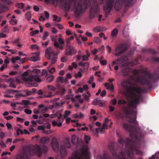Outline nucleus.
<instances>
[{
	"label": "nucleus",
	"mask_w": 159,
	"mask_h": 159,
	"mask_svg": "<svg viewBox=\"0 0 159 159\" xmlns=\"http://www.w3.org/2000/svg\"><path fill=\"white\" fill-rule=\"evenodd\" d=\"M152 60L159 63V57H153ZM157 68L158 69L155 71L153 75L145 69H142V73L144 74V75L139 77L137 80L142 85H146V88L128 87L126 82H122V86L126 88L127 92L130 94L132 99L129 103L131 107L135 109L137 108V105L139 104L140 100L142 99V97L140 94L147 92L148 89H151L152 87L153 84L159 79V66Z\"/></svg>",
	"instance_id": "f257e3e1"
},
{
	"label": "nucleus",
	"mask_w": 159,
	"mask_h": 159,
	"mask_svg": "<svg viewBox=\"0 0 159 159\" xmlns=\"http://www.w3.org/2000/svg\"><path fill=\"white\" fill-rule=\"evenodd\" d=\"M79 2L76 3V0H70L66 1L64 3V6L65 11L68 12L71 7L72 2H75L74 8L75 13L76 17L80 16L81 14L84 13L87 9L91 3L92 0H78Z\"/></svg>",
	"instance_id": "f03ea898"
},
{
	"label": "nucleus",
	"mask_w": 159,
	"mask_h": 159,
	"mask_svg": "<svg viewBox=\"0 0 159 159\" xmlns=\"http://www.w3.org/2000/svg\"><path fill=\"white\" fill-rule=\"evenodd\" d=\"M133 0H107L106 3L104 5V10L107 17L111 11L113 6L116 11H119L121 8L122 5L125 6V8L131 5Z\"/></svg>",
	"instance_id": "7ed1b4c3"
},
{
	"label": "nucleus",
	"mask_w": 159,
	"mask_h": 159,
	"mask_svg": "<svg viewBox=\"0 0 159 159\" xmlns=\"http://www.w3.org/2000/svg\"><path fill=\"white\" fill-rule=\"evenodd\" d=\"M45 57L50 60L51 64L55 63L57 58V54L51 47H49L46 49Z\"/></svg>",
	"instance_id": "20e7f679"
},
{
	"label": "nucleus",
	"mask_w": 159,
	"mask_h": 159,
	"mask_svg": "<svg viewBox=\"0 0 159 159\" xmlns=\"http://www.w3.org/2000/svg\"><path fill=\"white\" fill-rule=\"evenodd\" d=\"M38 154L39 157H41L42 155V151L46 153L48 150V148L47 146L45 145H43L41 148L38 145H36V148L33 146L32 148H30L29 151L30 155H34L35 154L36 152Z\"/></svg>",
	"instance_id": "39448f33"
},
{
	"label": "nucleus",
	"mask_w": 159,
	"mask_h": 159,
	"mask_svg": "<svg viewBox=\"0 0 159 159\" xmlns=\"http://www.w3.org/2000/svg\"><path fill=\"white\" fill-rule=\"evenodd\" d=\"M88 148L83 149L80 153L76 152L73 154L72 157H69L68 159H89L88 157Z\"/></svg>",
	"instance_id": "423d86ee"
},
{
	"label": "nucleus",
	"mask_w": 159,
	"mask_h": 159,
	"mask_svg": "<svg viewBox=\"0 0 159 159\" xmlns=\"http://www.w3.org/2000/svg\"><path fill=\"white\" fill-rule=\"evenodd\" d=\"M22 79L28 83L29 85H28V86H34L32 83L34 81L38 82L41 81L39 75H37L30 76L28 77L23 76L22 77Z\"/></svg>",
	"instance_id": "0eeeda50"
},
{
	"label": "nucleus",
	"mask_w": 159,
	"mask_h": 159,
	"mask_svg": "<svg viewBox=\"0 0 159 159\" xmlns=\"http://www.w3.org/2000/svg\"><path fill=\"white\" fill-rule=\"evenodd\" d=\"M99 9L98 7V2L97 0H94L89 13V17L91 19L95 16V14L99 12Z\"/></svg>",
	"instance_id": "6e6552de"
},
{
	"label": "nucleus",
	"mask_w": 159,
	"mask_h": 159,
	"mask_svg": "<svg viewBox=\"0 0 159 159\" xmlns=\"http://www.w3.org/2000/svg\"><path fill=\"white\" fill-rule=\"evenodd\" d=\"M70 148V139H66L64 141L63 144L60 147V152L62 156H66L67 154L66 148Z\"/></svg>",
	"instance_id": "1a4fd4ad"
},
{
	"label": "nucleus",
	"mask_w": 159,
	"mask_h": 159,
	"mask_svg": "<svg viewBox=\"0 0 159 159\" xmlns=\"http://www.w3.org/2000/svg\"><path fill=\"white\" fill-rule=\"evenodd\" d=\"M128 49V47L125 43L120 44L116 46L115 49V51L116 52L115 53V55L116 57H119L121 54Z\"/></svg>",
	"instance_id": "9d476101"
},
{
	"label": "nucleus",
	"mask_w": 159,
	"mask_h": 159,
	"mask_svg": "<svg viewBox=\"0 0 159 159\" xmlns=\"http://www.w3.org/2000/svg\"><path fill=\"white\" fill-rule=\"evenodd\" d=\"M77 52V50L73 46L70 45L66 46V54L67 56H71L75 54Z\"/></svg>",
	"instance_id": "9b49d317"
},
{
	"label": "nucleus",
	"mask_w": 159,
	"mask_h": 159,
	"mask_svg": "<svg viewBox=\"0 0 159 159\" xmlns=\"http://www.w3.org/2000/svg\"><path fill=\"white\" fill-rule=\"evenodd\" d=\"M51 144L53 150L55 152H58L59 149V144L57 139L53 138L51 141Z\"/></svg>",
	"instance_id": "f8f14e48"
},
{
	"label": "nucleus",
	"mask_w": 159,
	"mask_h": 159,
	"mask_svg": "<svg viewBox=\"0 0 159 159\" xmlns=\"http://www.w3.org/2000/svg\"><path fill=\"white\" fill-rule=\"evenodd\" d=\"M39 109L40 112L42 113L46 112L48 110V108L47 107L45 106L43 104H40L39 106Z\"/></svg>",
	"instance_id": "ddd939ff"
},
{
	"label": "nucleus",
	"mask_w": 159,
	"mask_h": 159,
	"mask_svg": "<svg viewBox=\"0 0 159 159\" xmlns=\"http://www.w3.org/2000/svg\"><path fill=\"white\" fill-rule=\"evenodd\" d=\"M131 69L129 68L123 69L122 70L121 72L122 75L125 76H127L129 75V73L131 71Z\"/></svg>",
	"instance_id": "4468645a"
},
{
	"label": "nucleus",
	"mask_w": 159,
	"mask_h": 159,
	"mask_svg": "<svg viewBox=\"0 0 159 159\" xmlns=\"http://www.w3.org/2000/svg\"><path fill=\"white\" fill-rule=\"evenodd\" d=\"M25 94H23L22 93H20L16 94V96H18L19 97L20 96L26 97L27 96L30 95L32 94V92L31 91H29L28 90H25Z\"/></svg>",
	"instance_id": "2eb2a0df"
},
{
	"label": "nucleus",
	"mask_w": 159,
	"mask_h": 159,
	"mask_svg": "<svg viewBox=\"0 0 159 159\" xmlns=\"http://www.w3.org/2000/svg\"><path fill=\"white\" fill-rule=\"evenodd\" d=\"M36 55V56H33V57H30L29 59V60L30 61H38L39 60V52H37L35 53H34Z\"/></svg>",
	"instance_id": "dca6fc26"
},
{
	"label": "nucleus",
	"mask_w": 159,
	"mask_h": 159,
	"mask_svg": "<svg viewBox=\"0 0 159 159\" xmlns=\"http://www.w3.org/2000/svg\"><path fill=\"white\" fill-rule=\"evenodd\" d=\"M119 63H123L125 61H126L128 60L127 57L126 56H122L117 59Z\"/></svg>",
	"instance_id": "f3484780"
},
{
	"label": "nucleus",
	"mask_w": 159,
	"mask_h": 159,
	"mask_svg": "<svg viewBox=\"0 0 159 159\" xmlns=\"http://www.w3.org/2000/svg\"><path fill=\"white\" fill-rule=\"evenodd\" d=\"M105 86L107 89H110L111 92L113 91L114 87L113 84H110L109 83H105Z\"/></svg>",
	"instance_id": "a211bd4d"
},
{
	"label": "nucleus",
	"mask_w": 159,
	"mask_h": 159,
	"mask_svg": "<svg viewBox=\"0 0 159 159\" xmlns=\"http://www.w3.org/2000/svg\"><path fill=\"white\" fill-rule=\"evenodd\" d=\"M106 30H103V28L100 26H96L94 27L93 29V31L95 32H98L103 31Z\"/></svg>",
	"instance_id": "6ab92c4d"
},
{
	"label": "nucleus",
	"mask_w": 159,
	"mask_h": 159,
	"mask_svg": "<svg viewBox=\"0 0 159 159\" xmlns=\"http://www.w3.org/2000/svg\"><path fill=\"white\" fill-rule=\"evenodd\" d=\"M94 133V134L96 135L97 137L98 136V133H102V129H100V128H98L96 129H94L93 131H92Z\"/></svg>",
	"instance_id": "aec40b11"
},
{
	"label": "nucleus",
	"mask_w": 159,
	"mask_h": 159,
	"mask_svg": "<svg viewBox=\"0 0 159 159\" xmlns=\"http://www.w3.org/2000/svg\"><path fill=\"white\" fill-rule=\"evenodd\" d=\"M49 141V139L46 137L42 138L40 139V142L43 143H48Z\"/></svg>",
	"instance_id": "412c9836"
},
{
	"label": "nucleus",
	"mask_w": 159,
	"mask_h": 159,
	"mask_svg": "<svg viewBox=\"0 0 159 159\" xmlns=\"http://www.w3.org/2000/svg\"><path fill=\"white\" fill-rule=\"evenodd\" d=\"M58 122H59V123H58L57 121H55V120L53 121L52 122V125L54 126H57L58 127H61V125H62V122H61V121H58Z\"/></svg>",
	"instance_id": "4be33fe9"
},
{
	"label": "nucleus",
	"mask_w": 159,
	"mask_h": 159,
	"mask_svg": "<svg viewBox=\"0 0 159 159\" xmlns=\"http://www.w3.org/2000/svg\"><path fill=\"white\" fill-rule=\"evenodd\" d=\"M71 141L73 144L76 145L78 142V139L75 135H73L72 137Z\"/></svg>",
	"instance_id": "5701e85b"
},
{
	"label": "nucleus",
	"mask_w": 159,
	"mask_h": 159,
	"mask_svg": "<svg viewBox=\"0 0 159 159\" xmlns=\"http://www.w3.org/2000/svg\"><path fill=\"white\" fill-rule=\"evenodd\" d=\"M56 82H60L62 84L64 83V78L63 77L59 76L56 80Z\"/></svg>",
	"instance_id": "b1692460"
},
{
	"label": "nucleus",
	"mask_w": 159,
	"mask_h": 159,
	"mask_svg": "<svg viewBox=\"0 0 159 159\" xmlns=\"http://www.w3.org/2000/svg\"><path fill=\"white\" fill-rule=\"evenodd\" d=\"M53 20L54 21L58 22H60L61 21V18H58L57 16L56 15H53Z\"/></svg>",
	"instance_id": "393cba45"
},
{
	"label": "nucleus",
	"mask_w": 159,
	"mask_h": 159,
	"mask_svg": "<svg viewBox=\"0 0 159 159\" xmlns=\"http://www.w3.org/2000/svg\"><path fill=\"white\" fill-rule=\"evenodd\" d=\"M54 77L53 75H50L47 78L46 80L48 82H51L54 79Z\"/></svg>",
	"instance_id": "a878e982"
},
{
	"label": "nucleus",
	"mask_w": 159,
	"mask_h": 159,
	"mask_svg": "<svg viewBox=\"0 0 159 159\" xmlns=\"http://www.w3.org/2000/svg\"><path fill=\"white\" fill-rule=\"evenodd\" d=\"M58 89L59 90L61 95H63L66 92V89L63 86Z\"/></svg>",
	"instance_id": "bb28decb"
},
{
	"label": "nucleus",
	"mask_w": 159,
	"mask_h": 159,
	"mask_svg": "<svg viewBox=\"0 0 159 159\" xmlns=\"http://www.w3.org/2000/svg\"><path fill=\"white\" fill-rule=\"evenodd\" d=\"M84 114L80 113L79 114H75L74 115V117L75 118H82L84 117Z\"/></svg>",
	"instance_id": "cd10ccee"
},
{
	"label": "nucleus",
	"mask_w": 159,
	"mask_h": 159,
	"mask_svg": "<svg viewBox=\"0 0 159 159\" xmlns=\"http://www.w3.org/2000/svg\"><path fill=\"white\" fill-rule=\"evenodd\" d=\"M115 115L116 118L117 119H120V118H123V116L122 114L120 112H116L115 113Z\"/></svg>",
	"instance_id": "c85d7f7f"
},
{
	"label": "nucleus",
	"mask_w": 159,
	"mask_h": 159,
	"mask_svg": "<svg viewBox=\"0 0 159 159\" xmlns=\"http://www.w3.org/2000/svg\"><path fill=\"white\" fill-rule=\"evenodd\" d=\"M118 32V30L116 29H114L111 32V35L112 37L116 36L117 35Z\"/></svg>",
	"instance_id": "c756f323"
},
{
	"label": "nucleus",
	"mask_w": 159,
	"mask_h": 159,
	"mask_svg": "<svg viewBox=\"0 0 159 159\" xmlns=\"http://www.w3.org/2000/svg\"><path fill=\"white\" fill-rule=\"evenodd\" d=\"M51 92H48L49 95L39 96L38 97V98H50L52 96V95H51Z\"/></svg>",
	"instance_id": "7c9ffc66"
},
{
	"label": "nucleus",
	"mask_w": 159,
	"mask_h": 159,
	"mask_svg": "<svg viewBox=\"0 0 159 159\" xmlns=\"http://www.w3.org/2000/svg\"><path fill=\"white\" fill-rule=\"evenodd\" d=\"M24 6V3H17L16 5V7L22 9L23 8Z\"/></svg>",
	"instance_id": "2f4dec72"
},
{
	"label": "nucleus",
	"mask_w": 159,
	"mask_h": 159,
	"mask_svg": "<svg viewBox=\"0 0 159 159\" xmlns=\"http://www.w3.org/2000/svg\"><path fill=\"white\" fill-rule=\"evenodd\" d=\"M25 17L28 20H30L31 18V15L29 12H27L25 13Z\"/></svg>",
	"instance_id": "473e14b6"
},
{
	"label": "nucleus",
	"mask_w": 159,
	"mask_h": 159,
	"mask_svg": "<svg viewBox=\"0 0 159 159\" xmlns=\"http://www.w3.org/2000/svg\"><path fill=\"white\" fill-rule=\"evenodd\" d=\"M47 88L48 89V90H50L52 91H55L56 90V88L55 87L51 85H48L47 86Z\"/></svg>",
	"instance_id": "72a5a7b5"
},
{
	"label": "nucleus",
	"mask_w": 159,
	"mask_h": 159,
	"mask_svg": "<svg viewBox=\"0 0 159 159\" xmlns=\"http://www.w3.org/2000/svg\"><path fill=\"white\" fill-rule=\"evenodd\" d=\"M70 113L71 111H70L67 110L65 111V114L64 115V119L66 118L68 116V115L70 114Z\"/></svg>",
	"instance_id": "f704fd0d"
},
{
	"label": "nucleus",
	"mask_w": 159,
	"mask_h": 159,
	"mask_svg": "<svg viewBox=\"0 0 159 159\" xmlns=\"http://www.w3.org/2000/svg\"><path fill=\"white\" fill-rule=\"evenodd\" d=\"M16 131L17 134L16 136H18L20 135V133L21 134H24L23 132L19 128H18Z\"/></svg>",
	"instance_id": "c9c22d12"
},
{
	"label": "nucleus",
	"mask_w": 159,
	"mask_h": 159,
	"mask_svg": "<svg viewBox=\"0 0 159 159\" xmlns=\"http://www.w3.org/2000/svg\"><path fill=\"white\" fill-rule=\"evenodd\" d=\"M39 33V30H37L31 32L30 33V34L31 36H33L35 34H38Z\"/></svg>",
	"instance_id": "e433bc0d"
},
{
	"label": "nucleus",
	"mask_w": 159,
	"mask_h": 159,
	"mask_svg": "<svg viewBox=\"0 0 159 159\" xmlns=\"http://www.w3.org/2000/svg\"><path fill=\"white\" fill-rule=\"evenodd\" d=\"M84 139L85 143H86L88 144L89 143V141L90 140V138L89 136L85 135Z\"/></svg>",
	"instance_id": "4c0bfd02"
},
{
	"label": "nucleus",
	"mask_w": 159,
	"mask_h": 159,
	"mask_svg": "<svg viewBox=\"0 0 159 159\" xmlns=\"http://www.w3.org/2000/svg\"><path fill=\"white\" fill-rule=\"evenodd\" d=\"M62 116L61 113H60L58 117V121H61L63 122L64 121V119L62 118Z\"/></svg>",
	"instance_id": "58836bf2"
},
{
	"label": "nucleus",
	"mask_w": 159,
	"mask_h": 159,
	"mask_svg": "<svg viewBox=\"0 0 159 159\" xmlns=\"http://www.w3.org/2000/svg\"><path fill=\"white\" fill-rule=\"evenodd\" d=\"M89 66V64L88 62H85L84 63L83 67H84V70H88Z\"/></svg>",
	"instance_id": "ea45409f"
},
{
	"label": "nucleus",
	"mask_w": 159,
	"mask_h": 159,
	"mask_svg": "<svg viewBox=\"0 0 159 159\" xmlns=\"http://www.w3.org/2000/svg\"><path fill=\"white\" fill-rule=\"evenodd\" d=\"M22 104L25 105H28L30 104V101L26 100H23L22 102Z\"/></svg>",
	"instance_id": "a19ab883"
},
{
	"label": "nucleus",
	"mask_w": 159,
	"mask_h": 159,
	"mask_svg": "<svg viewBox=\"0 0 159 159\" xmlns=\"http://www.w3.org/2000/svg\"><path fill=\"white\" fill-rule=\"evenodd\" d=\"M49 34L48 32H45L44 36L43 37V39L45 40L47 39V37L48 36Z\"/></svg>",
	"instance_id": "79ce46f5"
},
{
	"label": "nucleus",
	"mask_w": 159,
	"mask_h": 159,
	"mask_svg": "<svg viewBox=\"0 0 159 159\" xmlns=\"http://www.w3.org/2000/svg\"><path fill=\"white\" fill-rule=\"evenodd\" d=\"M4 8L5 6L4 5L0 4V13L4 11Z\"/></svg>",
	"instance_id": "37998d69"
},
{
	"label": "nucleus",
	"mask_w": 159,
	"mask_h": 159,
	"mask_svg": "<svg viewBox=\"0 0 159 159\" xmlns=\"http://www.w3.org/2000/svg\"><path fill=\"white\" fill-rule=\"evenodd\" d=\"M31 49H38L39 47L36 44L32 45L31 47Z\"/></svg>",
	"instance_id": "c03bdc74"
},
{
	"label": "nucleus",
	"mask_w": 159,
	"mask_h": 159,
	"mask_svg": "<svg viewBox=\"0 0 159 159\" xmlns=\"http://www.w3.org/2000/svg\"><path fill=\"white\" fill-rule=\"evenodd\" d=\"M101 64L102 65H106L107 64V61L106 60H103L99 61Z\"/></svg>",
	"instance_id": "a18cd8bd"
},
{
	"label": "nucleus",
	"mask_w": 159,
	"mask_h": 159,
	"mask_svg": "<svg viewBox=\"0 0 159 159\" xmlns=\"http://www.w3.org/2000/svg\"><path fill=\"white\" fill-rule=\"evenodd\" d=\"M94 41L95 43H98L100 42V40L99 38L96 37L94 38Z\"/></svg>",
	"instance_id": "49530a36"
},
{
	"label": "nucleus",
	"mask_w": 159,
	"mask_h": 159,
	"mask_svg": "<svg viewBox=\"0 0 159 159\" xmlns=\"http://www.w3.org/2000/svg\"><path fill=\"white\" fill-rule=\"evenodd\" d=\"M24 112L28 114H30L32 113V111L31 110L29 109H25L24 110Z\"/></svg>",
	"instance_id": "de8ad7c7"
},
{
	"label": "nucleus",
	"mask_w": 159,
	"mask_h": 159,
	"mask_svg": "<svg viewBox=\"0 0 159 159\" xmlns=\"http://www.w3.org/2000/svg\"><path fill=\"white\" fill-rule=\"evenodd\" d=\"M7 65H2L1 67L0 68V70L1 71H2L4 69L7 68Z\"/></svg>",
	"instance_id": "09e8293b"
},
{
	"label": "nucleus",
	"mask_w": 159,
	"mask_h": 159,
	"mask_svg": "<svg viewBox=\"0 0 159 159\" xmlns=\"http://www.w3.org/2000/svg\"><path fill=\"white\" fill-rule=\"evenodd\" d=\"M2 1L4 2L6 4H10L12 3L11 0H1Z\"/></svg>",
	"instance_id": "8fccbe9b"
},
{
	"label": "nucleus",
	"mask_w": 159,
	"mask_h": 159,
	"mask_svg": "<svg viewBox=\"0 0 159 159\" xmlns=\"http://www.w3.org/2000/svg\"><path fill=\"white\" fill-rule=\"evenodd\" d=\"M75 78H77L78 77H81L82 76V74L81 73V72L80 71H79L78 72V73L77 74H75Z\"/></svg>",
	"instance_id": "3c124183"
},
{
	"label": "nucleus",
	"mask_w": 159,
	"mask_h": 159,
	"mask_svg": "<svg viewBox=\"0 0 159 159\" xmlns=\"http://www.w3.org/2000/svg\"><path fill=\"white\" fill-rule=\"evenodd\" d=\"M94 77L93 76H91L89 78L88 81V83L89 84H91L93 80Z\"/></svg>",
	"instance_id": "603ef678"
},
{
	"label": "nucleus",
	"mask_w": 159,
	"mask_h": 159,
	"mask_svg": "<svg viewBox=\"0 0 159 159\" xmlns=\"http://www.w3.org/2000/svg\"><path fill=\"white\" fill-rule=\"evenodd\" d=\"M32 72L34 73L39 74L40 72V70L38 69H35L32 70Z\"/></svg>",
	"instance_id": "864d4df0"
},
{
	"label": "nucleus",
	"mask_w": 159,
	"mask_h": 159,
	"mask_svg": "<svg viewBox=\"0 0 159 159\" xmlns=\"http://www.w3.org/2000/svg\"><path fill=\"white\" fill-rule=\"evenodd\" d=\"M17 21L16 20H11L10 21L11 24L12 25H14L17 23Z\"/></svg>",
	"instance_id": "5fc2aeb1"
},
{
	"label": "nucleus",
	"mask_w": 159,
	"mask_h": 159,
	"mask_svg": "<svg viewBox=\"0 0 159 159\" xmlns=\"http://www.w3.org/2000/svg\"><path fill=\"white\" fill-rule=\"evenodd\" d=\"M89 59V57L87 56L84 55L82 57V60L84 61H87Z\"/></svg>",
	"instance_id": "6e6d98bb"
},
{
	"label": "nucleus",
	"mask_w": 159,
	"mask_h": 159,
	"mask_svg": "<svg viewBox=\"0 0 159 159\" xmlns=\"http://www.w3.org/2000/svg\"><path fill=\"white\" fill-rule=\"evenodd\" d=\"M98 51V50L97 49L94 48L93 50H91L92 53L94 55H95L96 54L97 52Z\"/></svg>",
	"instance_id": "4d7b16f0"
},
{
	"label": "nucleus",
	"mask_w": 159,
	"mask_h": 159,
	"mask_svg": "<svg viewBox=\"0 0 159 159\" xmlns=\"http://www.w3.org/2000/svg\"><path fill=\"white\" fill-rule=\"evenodd\" d=\"M7 82L8 83H9V84L12 83L14 82V80L12 78H10L7 80Z\"/></svg>",
	"instance_id": "13d9d810"
},
{
	"label": "nucleus",
	"mask_w": 159,
	"mask_h": 159,
	"mask_svg": "<svg viewBox=\"0 0 159 159\" xmlns=\"http://www.w3.org/2000/svg\"><path fill=\"white\" fill-rule=\"evenodd\" d=\"M37 129L39 130H42L43 131V130L45 129V128L43 126L40 125L38 126V127Z\"/></svg>",
	"instance_id": "bf43d9fd"
},
{
	"label": "nucleus",
	"mask_w": 159,
	"mask_h": 159,
	"mask_svg": "<svg viewBox=\"0 0 159 159\" xmlns=\"http://www.w3.org/2000/svg\"><path fill=\"white\" fill-rule=\"evenodd\" d=\"M7 92L10 93H15L17 92L18 91L16 90L9 89L7 90Z\"/></svg>",
	"instance_id": "052dcab7"
},
{
	"label": "nucleus",
	"mask_w": 159,
	"mask_h": 159,
	"mask_svg": "<svg viewBox=\"0 0 159 159\" xmlns=\"http://www.w3.org/2000/svg\"><path fill=\"white\" fill-rule=\"evenodd\" d=\"M33 112L35 114H39L40 113V110L39 108L38 109H34L33 111Z\"/></svg>",
	"instance_id": "680f3d73"
},
{
	"label": "nucleus",
	"mask_w": 159,
	"mask_h": 159,
	"mask_svg": "<svg viewBox=\"0 0 159 159\" xmlns=\"http://www.w3.org/2000/svg\"><path fill=\"white\" fill-rule=\"evenodd\" d=\"M55 25L57 26L60 29H62L63 28V27L62 25L60 24H55Z\"/></svg>",
	"instance_id": "e2e57ef3"
},
{
	"label": "nucleus",
	"mask_w": 159,
	"mask_h": 159,
	"mask_svg": "<svg viewBox=\"0 0 159 159\" xmlns=\"http://www.w3.org/2000/svg\"><path fill=\"white\" fill-rule=\"evenodd\" d=\"M56 87L58 89H59L62 86H61V84L59 83V82H56Z\"/></svg>",
	"instance_id": "0e129e2a"
},
{
	"label": "nucleus",
	"mask_w": 159,
	"mask_h": 159,
	"mask_svg": "<svg viewBox=\"0 0 159 159\" xmlns=\"http://www.w3.org/2000/svg\"><path fill=\"white\" fill-rule=\"evenodd\" d=\"M106 94V91L105 90H103L101 93L100 95L102 97H104Z\"/></svg>",
	"instance_id": "69168bd1"
},
{
	"label": "nucleus",
	"mask_w": 159,
	"mask_h": 159,
	"mask_svg": "<svg viewBox=\"0 0 159 159\" xmlns=\"http://www.w3.org/2000/svg\"><path fill=\"white\" fill-rule=\"evenodd\" d=\"M109 111L110 112H111L113 111L115 109V107L113 106H110L109 107Z\"/></svg>",
	"instance_id": "338daca9"
},
{
	"label": "nucleus",
	"mask_w": 159,
	"mask_h": 159,
	"mask_svg": "<svg viewBox=\"0 0 159 159\" xmlns=\"http://www.w3.org/2000/svg\"><path fill=\"white\" fill-rule=\"evenodd\" d=\"M61 60L62 62H64L67 61V58L65 57H63L61 58Z\"/></svg>",
	"instance_id": "774afa93"
}]
</instances>
